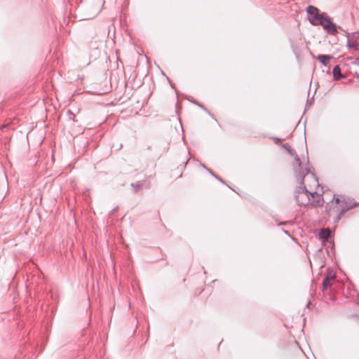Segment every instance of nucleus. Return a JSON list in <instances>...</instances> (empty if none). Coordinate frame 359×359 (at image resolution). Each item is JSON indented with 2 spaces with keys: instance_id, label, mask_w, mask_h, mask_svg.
I'll list each match as a JSON object with an SVG mask.
<instances>
[{
  "instance_id": "f257e3e1",
  "label": "nucleus",
  "mask_w": 359,
  "mask_h": 359,
  "mask_svg": "<svg viewBox=\"0 0 359 359\" xmlns=\"http://www.w3.org/2000/svg\"><path fill=\"white\" fill-rule=\"evenodd\" d=\"M295 163L297 164V168H294V174L299 182V186L296 189L294 193L297 203L300 206H306L309 204L314 206L320 205V201L316 202L314 201H311V197L313 198L315 197L320 198V196L316 191L309 192L304 186V177L310 172L309 168H304L300 158L297 156L295 158Z\"/></svg>"
},
{
  "instance_id": "f03ea898",
  "label": "nucleus",
  "mask_w": 359,
  "mask_h": 359,
  "mask_svg": "<svg viewBox=\"0 0 359 359\" xmlns=\"http://www.w3.org/2000/svg\"><path fill=\"white\" fill-rule=\"evenodd\" d=\"M316 26H322L329 35L335 36L338 33L337 25L331 20L327 14Z\"/></svg>"
},
{
  "instance_id": "7ed1b4c3",
  "label": "nucleus",
  "mask_w": 359,
  "mask_h": 359,
  "mask_svg": "<svg viewBox=\"0 0 359 359\" xmlns=\"http://www.w3.org/2000/svg\"><path fill=\"white\" fill-rule=\"evenodd\" d=\"M307 13L311 16L309 22L312 25L316 26L326 15V13H319L318 9L313 6H309L306 8Z\"/></svg>"
},
{
  "instance_id": "20e7f679",
  "label": "nucleus",
  "mask_w": 359,
  "mask_h": 359,
  "mask_svg": "<svg viewBox=\"0 0 359 359\" xmlns=\"http://www.w3.org/2000/svg\"><path fill=\"white\" fill-rule=\"evenodd\" d=\"M101 0H90L86 5V9L88 12L89 18L96 16L101 11Z\"/></svg>"
},
{
  "instance_id": "39448f33",
  "label": "nucleus",
  "mask_w": 359,
  "mask_h": 359,
  "mask_svg": "<svg viewBox=\"0 0 359 359\" xmlns=\"http://www.w3.org/2000/svg\"><path fill=\"white\" fill-rule=\"evenodd\" d=\"M346 34L347 36V48L348 49H354L355 50H358L357 44L358 39L355 34V32H352L351 34L346 32Z\"/></svg>"
},
{
  "instance_id": "423d86ee",
  "label": "nucleus",
  "mask_w": 359,
  "mask_h": 359,
  "mask_svg": "<svg viewBox=\"0 0 359 359\" xmlns=\"http://www.w3.org/2000/svg\"><path fill=\"white\" fill-rule=\"evenodd\" d=\"M344 205H342L339 214H338V216H337V222L339 221L341 217V215L345 213L346 211L349 210L350 209L355 207L358 203H353L352 201H349L348 203H347L346 201H344Z\"/></svg>"
},
{
  "instance_id": "0eeeda50",
  "label": "nucleus",
  "mask_w": 359,
  "mask_h": 359,
  "mask_svg": "<svg viewBox=\"0 0 359 359\" xmlns=\"http://www.w3.org/2000/svg\"><path fill=\"white\" fill-rule=\"evenodd\" d=\"M332 58H333V57L330 55H319L317 57L318 60L325 67L327 66L330 61Z\"/></svg>"
},
{
  "instance_id": "6e6552de",
  "label": "nucleus",
  "mask_w": 359,
  "mask_h": 359,
  "mask_svg": "<svg viewBox=\"0 0 359 359\" xmlns=\"http://www.w3.org/2000/svg\"><path fill=\"white\" fill-rule=\"evenodd\" d=\"M333 79L334 80H339L344 77V75L341 74V69L339 65H336L332 70Z\"/></svg>"
},
{
  "instance_id": "1a4fd4ad",
  "label": "nucleus",
  "mask_w": 359,
  "mask_h": 359,
  "mask_svg": "<svg viewBox=\"0 0 359 359\" xmlns=\"http://www.w3.org/2000/svg\"><path fill=\"white\" fill-rule=\"evenodd\" d=\"M331 235V231L329 229H323L320 232V237L322 239H328Z\"/></svg>"
},
{
  "instance_id": "9d476101",
  "label": "nucleus",
  "mask_w": 359,
  "mask_h": 359,
  "mask_svg": "<svg viewBox=\"0 0 359 359\" xmlns=\"http://www.w3.org/2000/svg\"><path fill=\"white\" fill-rule=\"evenodd\" d=\"M283 148H285L292 156H294V158L296 156L299 158V156L297 155L296 151L287 144H281Z\"/></svg>"
},
{
  "instance_id": "9b49d317",
  "label": "nucleus",
  "mask_w": 359,
  "mask_h": 359,
  "mask_svg": "<svg viewBox=\"0 0 359 359\" xmlns=\"http://www.w3.org/2000/svg\"><path fill=\"white\" fill-rule=\"evenodd\" d=\"M331 280H329V278L324 277L323 280V290H327L331 287Z\"/></svg>"
},
{
  "instance_id": "f8f14e48",
  "label": "nucleus",
  "mask_w": 359,
  "mask_h": 359,
  "mask_svg": "<svg viewBox=\"0 0 359 359\" xmlns=\"http://www.w3.org/2000/svg\"><path fill=\"white\" fill-rule=\"evenodd\" d=\"M325 278H329V280H334L336 278V274L332 272V271L327 269Z\"/></svg>"
},
{
  "instance_id": "ddd939ff",
  "label": "nucleus",
  "mask_w": 359,
  "mask_h": 359,
  "mask_svg": "<svg viewBox=\"0 0 359 359\" xmlns=\"http://www.w3.org/2000/svg\"><path fill=\"white\" fill-rule=\"evenodd\" d=\"M132 186L134 188V190L135 191H137L139 190V189L142 187V184L138 182L137 184H132Z\"/></svg>"
},
{
  "instance_id": "4468645a",
  "label": "nucleus",
  "mask_w": 359,
  "mask_h": 359,
  "mask_svg": "<svg viewBox=\"0 0 359 359\" xmlns=\"http://www.w3.org/2000/svg\"><path fill=\"white\" fill-rule=\"evenodd\" d=\"M67 114L69 115V119L74 121L75 115L72 112L71 110L67 111Z\"/></svg>"
},
{
  "instance_id": "2eb2a0df",
  "label": "nucleus",
  "mask_w": 359,
  "mask_h": 359,
  "mask_svg": "<svg viewBox=\"0 0 359 359\" xmlns=\"http://www.w3.org/2000/svg\"><path fill=\"white\" fill-rule=\"evenodd\" d=\"M206 169L209 171V172H210L212 175L215 176V177H216L219 181H220L221 182L224 183V181H223V180H222V178H220L219 177H217V176L215 175V174L213 173V172H212L210 169H208V168H206Z\"/></svg>"
},
{
  "instance_id": "dca6fc26",
  "label": "nucleus",
  "mask_w": 359,
  "mask_h": 359,
  "mask_svg": "<svg viewBox=\"0 0 359 359\" xmlns=\"http://www.w3.org/2000/svg\"><path fill=\"white\" fill-rule=\"evenodd\" d=\"M355 34L356 35L357 39H358V49L359 50V32H355Z\"/></svg>"
},
{
  "instance_id": "f3484780",
  "label": "nucleus",
  "mask_w": 359,
  "mask_h": 359,
  "mask_svg": "<svg viewBox=\"0 0 359 359\" xmlns=\"http://www.w3.org/2000/svg\"><path fill=\"white\" fill-rule=\"evenodd\" d=\"M274 140H275V142H276V144H278V143H279V142L280 141V139H279V138H278V137H275V138H274Z\"/></svg>"
},
{
  "instance_id": "a211bd4d",
  "label": "nucleus",
  "mask_w": 359,
  "mask_h": 359,
  "mask_svg": "<svg viewBox=\"0 0 359 359\" xmlns=\"http://www.w3.org/2000/svg\"><path fill=\"white\" fill-rule=\"evenodd\" d=\"M339 201H340V200H339V198H336V202H337V203H339Z\"/></svg>"
},
{
  "instance_id": "6ab92c4d",
  "label": "nucleus",
  "mask_w": 359,
  "mask_h": 359,
  "mask_svg": "<svg viewBox=\"0 0 359 359\" xmlns=\"http://www.w3.org/2000/svg\"><path fill=\"white\" fill-rule=\"evenodd\" d=\"M311 175L315 178V180H316V178L315 177V176H314V174H313V173H311Z\"/></svg>"
},
{
  "instance_id": "aec40b11",
  "label": "nucleus",
  "mask_w": 359,
  "mask_h": 359,
  "mask_svg": "<svg viewBox=\"0 0 359 359\" xmlns=\"http://www.w3.org/2000/svg\"><path fill=\"white\" fill-rule=\"evenodd\" d=\"M198 106L202 108L203 107L202 104H198Z\"/></svg>"
}]
</instances>
